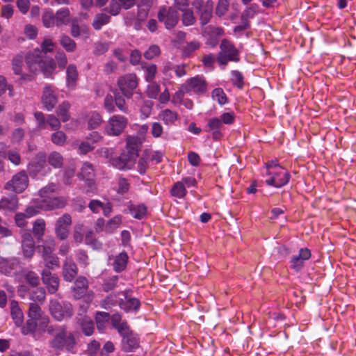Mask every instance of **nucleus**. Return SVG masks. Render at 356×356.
<instances>
[{"label":"nucleus","instance_id":"nucleus-5","mask_svg":"<svg viewBox=\"0 0 356 356\" xmlns=\"http://www.w3.org/2000/svg\"><path fill=\"white\" fill-rule=\"evenodd\" d=\"M138 83V78L135 74H125L120 77L117 83L118 90L127 99L131 98Z\"/></svg>","mask_w":356,"mask_h":356},{"label":"nucleus","instance_id":"nucleus-7","mask_svg":"<svg viewBox=\"0 0 356 356\" xmlns=\"http://www.w3.org/2000/svg\"><path fill=\"white\" fill-rule=\"evenodd\" d=\"M128 120L126 117L120 115H113L107 122L105 127V132L111 136H120L126 128Z\"/></svg>","mask_w":356,"mask_h":356},{"label":"nucleus","instance_id":"nucleus-25","mask_svg":"<svg viewBox=\"0 0 356 356\" xmlns=\"http://www.w3.org/2000/svg\"><path fill=\"white\" fill-rule=\"evenodd\" d=\"M119 305L122 309L125 312H129L131 310H138L140 304L138 299L125 296V300H121L119 302Z\"/></svg>","mask_w":356,"mask_h":356},{"label":"nucleus","instance_id":"nucleus-10","mask_svg":"<svg viewBox=\"0 0 356 356\" xmlns=\"http://www.w3.org/2000/svg\"><path fill=\"white\" fill-rule=\"evenodd\" d=\"M122 330L119 333L122 337V350L124 352L134 351L140 346V339L138 334L134 332L130 327Z\"/></svg>","mask_w":356,"mask_h":356},{"label":"nucleus","instance_id":"nucleus-6","mask_svg":"<svg viewBox=\"0 0 356 356\" xmlns=\"http://www.w3.org/2000/svg\"><path fill=\"white\" fill-rule=\"evenodd\" d=\"M29 185V177L24 170L15 175L10 180L7 181L4 189L15 193H22Z\"/></svg>","mask_w":356,"mask_h":356},{"label":"nucleus","instance_id":"nucleus-9","mask_svg":"<svg viewBox=\"0 0 356 356\" xmlns=\"http://www.w3.org/2000/svg\"><path fill=\"white\" fill-rule=\"evenodd\" d=\"M157 17L159 21L169 30L175 27L179 21V13L172 6L161 8Z\"/></svg>","mask_w":356,"mask_h":356},{"label":"nucleus","instance_id":"nucleus-45","mask_svg":"<svg viewBox=\"0 0 356 356\" xmlns=\"http://www.w3.org/2000/svg\"><path fill=\"white\" fill-rule=\"evenodd\" d=\"M102 122L101 115L97 112H92L89 115L88 120V127L90 129H94L98 127Z\"/></svg>","mask_w":356,"mask_h":356},{"label":"nucleus","instance_id":"nucleus-60","mask_svg":"<svg viewBox=\"0 0 356 356\" xmlns=\"http://www.w3.org/2000/svg\"><path fill=\"white\" fill-rule=\"evenodd\" d=\"M161 54L160 48L156 44L151 45L144 53V57L147 60H152Z\"/></svg>","mask_w":356,"mask_h":356},{"label":"nucleus","instance_id":"nucleus-29","mask_svg":"<svg viewBox=\"0 0 356 356\" xmlns=\"http://www.w3.org/2000/svg\"><path fill=\"white\" fill-rule=\"evenodd\" d=\"M22 277L32 288L38 287L40 284V277L34 271L24 270L22 272Z\"/></svg>","mask_w":356,"mask_h":356},{"label":"nucleus","instance_id":"nucleus-13","mask_svg":"<svg viewBox=\"0 0 356 356\" xmlns=\"http://www.w3.org/2000/svg\"><path fill=\"white\" fill-rule=\"evenodd\" d=\"M182 89L186 92H193L197 94H203L207 91V83L204 78L197 76L188 79L182 86Z\"/></svg>","mask_w":356,"mask_h":356},{"label":"nucleus","instance_id":"nucleus-56","mask_svg":"<svg viewBox=\"0 0 356 356\" xmlns=\"http://www.w3.org/2000/svg\"><path fill=\"white\" fill-rule=\"evenodd\" d=\"M47 286L48 292L49 293H54L57 291L59 286V279L57 275L47 280V282H43Z\"/></svg>","mask_w":356,"mask_h":356},{"label":"nucleus","instance_id":"nucleus-44","mask_svg":"<svg viewBox=\"0 0 356 356\" xmlns=\"http://www.w3.org/2000/svg\"><path fill=\"white\" fill-rule=\"evenodd\" d=\"M110 319V315L107 312H99L96 314L95 321L97 324V329L99 330H102L106 323L108 322Z\"/></svg>","mask_w":356,"mask_h":356},{"label":"nucleus","instance_id":"nucleus-30","mask_svg":"<svg viewBox=\"0 0 356 356\" xmlns=\"http://www.w3.org/2000/svg\"><path fill=\"white\" fill-rule=\"evenodd\" d=\"M114 95V102L115 106L122 113H127L129 112L128 106L126 104L123 95L117 89L113 90Z\"/></svg>","mask_w":356,"mask_h":356},{"label":"nucleus","instance_id":"nucleus-37","mask_svg":"<svg viewBox=\"0 0 356 356\" xmlns=\"http://www.w3.org/2000/svg\"><path fill=\"white\" fill-rule=\"evenodd\" d=\"M70 104L68 102H63L61 104L59 105L56 110L58 116H59L62 121L64 122L70 120Z\"/></svg>","mask_w":356,"mask_h":356},{"label":"nucleus","instance_id":"nucleus-3","mask_svg":"<svg viewBox=\"0 0 356 356\" xmlns=\"http://www.w3.org/2000/svg\"><path fill=\"white\" fill-rule=\"evenodd\" d=\"M49 308L51 316L58 321L70 318L74 314L72 305L68 301L51 299Z\"/></svg>","mask_w":356,"mask_h":356},{"label":"nucleus","instance_id":"nucleus-18","mask_svg":"<svg viewBox=\"0 0 356 356\" xmlns=\"http://www.w3.org/2000/svg\"><path fill=\"white\" fill-rule=\"evenodd\" d=\"M46 166V155L43 152H39L29 165V173L31 176H36Z\"/></svg>","mask_w":356,"mask_h":356},{"label":"nucleus","instance_id":"nucleus-19","mask_svg":"<svg viewBox=\"0 0 356 356\" xmlns=\"http://www.w3.org/2000/svg\"><path fill=\"white\" fill-rule=\"evenodd\" d=\"M24 60L25 58H24L22 55L15 56L12 60V69L15 74L21 76L22 80L31 81L32 76L23 71Z\"/></svg>","mask_w":356,"mask_h":356},{"label":"nucleus","instance_id":"nucleus-62","mask_svg":"<svg viewBox=\"0 0 356 356\" xmlns=\"http://www.w3.org/2000/svg\"><path fill=\"white\" fill-rule=\"evenodd\" d=\"M66 140V135L61 131H57L51 135V141L58 145H63Z\"/></svg>","mask_w":356,"mask_h":356},{"label":"nucleus","instance_id":"nucleus-61","mask_svg":"<svg viewBox=\"0 0 356 356\" xmlns=\"http://www.w3.org/2000/svg\"><path fill=\"white\" fill-rule=\"evenodd\" d=\"M118 277L117 275L112 276L108 280L104 281L102 288L106 292L113 290L117 286Z\"/></svg>","mask_w":356,"mask_h":356},{"label":"nucleus","instance_id":"nucleus-8","mask_svg":"<svg viewBox=\"0 0 356 356\" xmlns=\"http://www.w3.org/2000/svg\"><path fill=\"white\" fill-rule=\"evenodd\" d=\"M88 282L83 276H79L74 282V285L72 288L73 296L75 299L83 298L87 303H90L94 297V293L88 291Z\"/></svg>","mask_w":356,"mask_h":356},{"label":"nucleus","instance_id":"nucleus-34","mask_svg":"<svg viewBox=\"0 0 356 356\" xmlns=\"http://www.w3.org/2000/svg\"><path fill=\"white\" fill-rule=\"evenodd\" d=\"M137 138L129 137L127 139V147L124 151L127 154H129L132 158L136 159L138 156V147L137 143Z\"/></svg>","mask_w":356,"mask_h":356},{"label":"nucleus","instance_id":"nucleus-31","mask_svg":"<svg viewBox=\"0 0 356 356\" xmlns=\"http://www.w3.org/2000/svg\"><path fill=\"white\" fill-rule=\"evenodd\" d=\"M111 21V17L106 13H101L95 15L92 22V27L95 30H100L103 26L108 24Z\"/></svg>","mask_w":356,"mask_h":356},{"label":"nucleus","instance_id":"nucleus-28","mask_svg":"<svg viewBox=\"0 0 356 356\" xmlns=\"http://www.w3.org/2000/svg\"><path fill=\"white\" fill-rule=\"evenodd\" d=\"M0 207L1 209H7L9 210H15L18 205V198L16 195L13 194L9 197H3L0 200Z\"/></svg>","mask_w":356,"mask_h":356},{"label":"nucleus","instance_id":"nucleus-40","mask_svg":"<svg viewBox=\"0 0 356 356\" xmlns=\"http://www.w3.org/2000/svg\"><path fill=\"white\" fill-rule=\"evenodd\" d=\"M60 43L67 52H73L76 48V42L67 35L60 36Z\"/></svg>","mask_w":356,"mask_h":356},{"label":"nucleus","instance_id":"nucleus-1","mask_svg":"<svg viewBox=\"0 0 356 356\" xmlns=\"http://www.w3.org/2000/svg\"><path fill=\"white\" fill-rule=\"evenodd\" d=\"M25 62L30 72L35 74L40 71L45 77H50L56 66L54 59L45 56L39 49L29 51L25 56Z\"/></svg>","mask_w":356,"mask_h":356},{"label":"nucleus","instance_id":"nucleus-43","mask_svg":"<svg viewBox=\"0 0 356 356\" xmlns=\"http://www.w3.org/2000/svg\"><path fill=\"white\" fill-rule=\"evenodd\" d=\"M111 324L114 328H115L118 333H120V331L124 329L129 327L126 321L121 322V316L119 314H114L111 317Z\"/></svg>","mask_w":356,"mask_h":356},{"label":"nucleus","instance_id":"nucleus-38","mask_svg":"<svg viewBox=\"0 0 356 356\" xmlns=\"http://www.w3.org/2000/svg\"><path fill=\"white\" fill-rule=\"evenodd\" d=\"M58 190V186L54 183H51L47 186L42 188L39 191V195L42 198V200H49L51 198V195L56 193Z\"/></svg>","mask_w":356,"mask_h":356},{"label":"nucleus","instance_id":"nucleus-17","mask_svg":"<svg viewBox=\"0 0 356 356\" xmlns=\"http://www.w3.org/2000/svg\"><path fill=\"white\" fill-rule=\"evenodd\" d=\"M136 160V159L123 152L118 157L111 159V164L119 170H129L135 164Z\"/></svg>","mask_w":356,"mask_h":356},{"label":"nucleus","instance_id":"nucleus-41","mask_svg":"<svg viewBox=\"0 0 356 356\" xmlns=\"http://www.w3.org/2000/svg\"><path fill=\"white\" fill-rule=\"evenodd\" d=\"M213 6L212 3L206 6V8L203 9L200 13V20L202 26L207 24L211 17H212Z\"/></svg>","mask_w":356,"mask_h":356},{"label":"nucleus","instance_id":"nucleus-55","mask_svg":"<svg viewBox=\"0 0 356 356\" xmlns=\"http://www.w3.org/2000/svg\"><path fill=\"white\" fill-rule=\"evenodd\" d=\"M42 259L44 266L47 268H54L55 267L58 268L60 266L59 259L55 254H52Z\"/></svg>","mask_w":356,"mask_h":356},{"label":"nucleus","instance_id":"nucleus-53","mask_svg":"<svg viewBox=\"0 0 356 356\" xmlns=\"http://www.w3.org/2000/svg\"><path fill=\"white\" fill-rule=\"evenodd\" d=\"M200 47V44L198 41L193 40L188 43L183 47L182 56L189 57L193 52L198 49Z\"/></svg>","mask_w":356,"mask_h":356},{"label":"nucleus","instance_id":"nucleus-54","mask_svg":"<svg viewBox=\"0 0 356 356\" xmlns=\"http://www.w3.org/2000/svg\"><path fill=\"white\" fill-rule=\"evenodd\" d=\"M212 98L217 101L219 104L224 105L227 103V98L222 88H215L212 91Z\"/></svg>","mask_w":356,"mask_h":356},{"label":"nucleus","instance_id":"nucleus-58","mask_svg":"<svg viewBox=\"0 0 356 356\" xmlns=\"http://www.w3.org/2000/svg\"><path fill=\"white\" fill-rule=\"evenodd\" d=\"M229 6V0H219L216 8V14L222 16L227 12Z\"/></svg>","mask_w":356,"mask_h":356},{"label":"nucleus","instance_id":"nucleus-11","mask_svg":"<svg viewBox=\"0 0 356 356\" xmlns=\"http://www.w3.org/2000/svg\"><path fill=\"white\" fill-rule=\"evenodd\" d=\"M267 174L270 177L266 181L269 186L280 188L286 185L290 179V174L283 168H278L276 170H268Z\"/></svg>","mask_w":356,"mask_h":356},{"label":"nucleus","instance_id":"nucleus-63","mask_svg":"<svg viewBox=\"0 0 356 356\" xmlns=\"http://www.w3.org/2000/svg\"><path fill=\"white\" fill-rule=\"evenodd\" d=\"M160 87L156 83L152 82L148 86L147 95L149 98L156 99L158 97Z\"/></svg>","mask_w":356,"mask_h":356},{"label":"nucleus","instance_id":"nucleus-50","mask_svg":"<svg viewBox=\"0 0 356 356\" xmlns=\"http://www.w3.org/2000/svg\"><path fill=\"white\" fill-rule=\"evenodd\" d=\"M6 90H8V95L10 97H13L15 96L13 86L8 83L5 76L0 75V97L4 94Z\"/></svg>","mask_w":356,"mask_h":356},{"label":"nucleus","instance_id":"nucleus-59","mask_svg":"<svg viewBox=\"0 0 356 356\" xmlns=\"http://www.w3.org/2000/svg\"><path fill=\"white\" fill-rule=\"evenodd\" d=\"M142 67L145 70L146 72V80L147 81H152L156 74V65L154 64H149L147 65H143Z\"/></svg>","mask_w":356,"mask_h":356},{"label":"nucleus","instance_id":"nucleus-12","mask_svg":"<svg viewBox=\"0 0 356 356\" xmlns=\"http://www.w3.org/2000/svg\"><path fill=\"white\" fill-rule=\"evenodd\" d=\"M19 296L22 298L28 296L32 303L42 304L45 300L46 292L43 287H35L33 289H28L26 286H21L19 289Z\"/></svg>","mask_w":356,"mask_h":356},{"label":"nucleus","instance_id":"nucleus-24","mask_svg":"<svg viewBox=\"0 0 356 356\" xmlns=\"http://www.w3.org/2000/svg\"><path fill=\"white\" fill-rule=\"evenodd\" d=\"M54 14L57 27L67 25L70 23V11L68 8H62L58 10Z\"/></svg>","mask_w":356,"mask_h":356},{"label":"nucleus","instance_id":"nucleus-23","mask_svg":"<svg viewBox=\"0 0 356 356\" xmlns=\"http://www.w3.org/2000/svg\"><path fill=\"white\" fill-rule=\"evenodd\" d=\"M10 315L17 326L22 325L24 321V314L20 309L19 304L15 300H12L10 303Z\"/></svg>","mask_w":356,"mask_h":356},{"label":"nucleus","instance_id":"nucleus-57","mask_svg":"<svg viewBox=\"0 0 356 356\" xmlns=\"http://www.w3.org/2000/svg\"><path fill=\"white\" fill-rule=\"evenodd\" d=\"M37 321V319L29 318V319L27 320L25 325L22 327V333L24 334L33 333L38 326Z\"/></svg>","mask_w":356,"mask_h":356},{"label":"nucleus","instance_id":"nucleus-36","mask_svg":"<svg viewBox=\"0 0 356 356\" xmlns=\"http://www.w3.org/2000/svg\"><path fill=\"white\" fill-rule=\"evenodd\" d=\"M94 169L91 163L86 162L83 164L80 175L82 179L87 181H90L94 177Z\"/></svg>","mask_w":356,"mask_h":356},{"label":"nucleus","instance_id":"nucleus-15","mask_svg":"<svg viewBox=\"0 0 356 356\" xmlns=\"http://www.w3.org/2000/svg\"><path fill=\"white\" fill-rule=\"evenodd\" d=\"M57 102L58 98L53 87L50 85H46L42 96V103L44 107L48 111H51L55 107Z\"/></svg>","mask_w":356,"mask_h":356},{"label":"nucleus","instance_id":"nucleus-49","mask_svg":"<svg viewBox=\"0 0 356 356\" xmlns=\"http://www.w3.org/2000/svg\"><path fill=\"white\" fill-rule=\"evenodd\" d=\"M104 11L109 13L112 16H116L121 11L120 3L118 0H111L109 5L104 8Z\"/></svg>","mask_w":356,"mask_h":356},{"label":"nucleus","instance_id":"nucleus-33","mask_svg":"<svg viewBox=\"0 0 356 356\" xmlns=\"http://www.w3.org/2000/svg\"><path fill=\"white\" fill-rule=\"evenodd\" d=\"M66 81L68 87H74L78 79V72L76 65H70L66 70Z\"/></svg>","mask_w":356,"mask_h":356},{"label":"nucleus","instance_id":"nucleus-51","mask_svg":"<svg viewBox=\"0 0 356 356\" xmlns=\"http://www.w3.org/2000/svg\"><path fill=\"white\" fill-rule=\"evenodd\" d=\"M171 195L178 198H182L185 196L186 191L184 183L177 181L175 183L170 191Z\"/></svg>","mask_w":356,"mask_h":356},{"label":"nucleus","instance_id":"nucleus-64","mask_svg":"<svg viewBox=\"0 0 356 356\" xmlns=\"http://www.w3.org/2000/svg\"><path fill=\"white\" fill-rule=\"evenodd\" d=\"M138 171L140 174H145L149 166V158L147 156L143 155L138 162Z\"/></svg>","mask_w":356,"mask_h":356},{"label":"nucleus","instance_id":"nucleus-47","mask_svg":"<svg viewBox=\"0 0 356 356\" xmlns=\"http://www.w3.org/2000/svg\"><path fill=\"white\" fill-rule=\"evenodd\" d=\"M121 222V216H115L113 218L110 219L106 224L105 232L109 234L113 232L120 226Z\"/></svg>","mask_w":356,"mask_h":356},{"label":"nucleus","instance_id":"nucleus-16","mask_svg":"<svg viewBox=\"0 0 356 356\" xmlns=\"http://www.w3.org/2000/svg\"><path fill=\"white\" fill-rule=\"evenodd\" d=\"M78 274V267L72 259L66 257L62 268V276L66 282H72Z\"/></svg>","mask_w":356,"mask_h":356},{"label":"nucleus","instance_id":"nucleus-27","mask_svg":"<svg viewBox=\"0 0 356 356\" xmlns=\"http://www.w3.org/2000/svg\"><path fill=\"white\" fill-rule=\"evenodd\" d=\"M46 228L45 221L42 218H38L34 221L33 225V234L38 241H40L44 234Z\"/></svg>","mask_w":356,"mask_h":356},{"label":"nucleus","instance_id":"nucleus-48","mask_svg":"<svg viewBox=\"0 0 356 356\" xmlns=\"http://www.w3.org/2000/svg\"><path fill=\"white\" fill-rule=\"evenodd\" d=\"M181 21L183 24L186 26L195 24L196 18L191 8L182 12Z\"/></svg>","mask_w":356,"mask_h":356},{"label":"nucleus","instance_id":"nucleus-14","mask_svg":"<svg viewBox=\"0 0 356 356\" xmlns=\"http://www.w3.org/2000/svg\"><path fill=\"white\" fill-rule=\"evenodd\" d=\"M72 224L71 216L65 213L60 217L55 225V232L58 238L64 240L67 238L69 234V227Z\"/></svg>","mask_w":356,"mask_h":356},{"label":"nucleus","instance_id":"nucleus-46","mask_svg":"<svg viewBox=\"0 0 356 356\" xmlns=\"http://www.w3.org/2000/svg\"><path fill=\"white\" fill-rule=\"evenodd\" d=\"M131 214L137 219L143 218L147 213V207L144 204L131 206L129 207Z\"/></svg>","mask_w":356,"mask_h":356},{"label":"nucleus","instance_id":"nucleus-21","mask_svg":"<svg viewBox=\"0 0 356 356\" xmlns=\"http://www.w3.org/2000/svg\"><path fill=\"white\" fill-rule=\"evenodd\" d=\"M23 254L26 258L31 259L35 252V242L30 234H26L23 236L22 244Z\"/></svg>","mask_w":356,"mask_h":356},{"label":"nucleus","instance_id":"nucleus-26","mask_svg":"<svg viewBox=\"0 0 356 356\" xmlns=\"http://www.w3.org/2000/svg\"><path fill=\"white\" fill-rule=\"evenodd\" d=\"M128 261V255L127 252H122L120 253L114 259L113 266V269L117 273L123 271L127 266Z\"/></svg>","mask_w":356,"mask_h":356},{"label":"nucleus","instance_id":"nucleus-32","mask_svg":"<svg viewBox=\"0 0 356 356\" xmlns=\"http://www.w3.org/2000/svg\"><path fill=\"white\" fill-rule=\"evenodd\" d=\"M79 321H80V325L83 333L86 336H91L94 332L95 326L93 321L90 319V318L84 316L82 318H79Z\"/></svg>","mask_w":356,"mask_h":356},{"label":"nucleus","instance_id":"nucleus-22","mask_svg":"<svg viewBox=\"0 0 356 356\" xmlns=\"http://www.w3.org/2000/svg\"><path fill=\"white\" fill-rule=\"evenodd\" d=\"M222 122L219 118H211L208 122V129L207 130V131L211 132L212 134L213 138L215 140H220L222 137L220 130L222 129Z\"/></svg>","mask_w":356,"mask_h":356},{"label":"nucleus","instance_id":"nucleus-42","mask_svg":"<svg viewBox=\"0 0 356 356\" xmlns=\"http://www.w3.org/2000/svg\"><path fill=\"white\" fill-rule=\"evenodd\" d=\"M48 163L55 168H60L63 163V156L59 152H52L48 156Z\"/></svg>","mask_w":356,"mask_h":356},{"label":"nucleus","instance_id":"nucleus-2","mask_svg":"<svg viewBox=\"0 0 356 356\" xmlns=\"http://www.w3.org/2000/svg\"><path fill=\"white\" fill-rule=\"evenodd\" d=\"M47 332L54 336L49 341L52 348L59 351L73 352L76 343L75 337L74 333L68 331L65 326L49 325L47 328Z\"/></svg>","mask_w":356,"mask_h":356},{"label":"nucleus","instance_id":"nucleus-52","mask_svg":"<svg viewBox=\"0 0 356 356\" xmlns=\"http://www.w3.org/2000/svg\"><path fill=\"white\" fill-rule=\"evenodd\" d=\"M40 305L38 303H30L28 312L29 318L37 320L41 318L42 312Z\"/></svg>","mask_w":356,"mask_h":356},{"label":"nucleus","instance_id":"nucleus-20","mask_svg":"<svg viewBox=\"0 0 356 356\" xmlns=\"http://www.w3.org/2000/svg\"><path fill=\"white\" fill-rule=\"evenodd\" d=\"M66 204V200L63 197H56L49 200L44 199L40 201V207L42 210H51L63 208Z\"/></svg>","mask_w":356,"mask_h":356},{"label":"nucleus","instance_id":"nucleus-4","mask_svg":"<svg viewBox=\"0 0 356 356\" xmlns=\"http://www.w3.org/2000/svg\"><path fill=\"white\" fill-rule=\"evenodd\" d=\"M220 51L217 57L220 65H225L229 61L238 62L239 60V51L229 40L224 39L220 45Z\"/></svg>","mask_w":356,"mask_h":356},{"label":"nucleus","instance_id":"nucleus-35","mask_svg":"<svg viewBox=\"0 0 356 356\" xmlns=\"http://www.w3.org/2000/svg\"><path fill=\"white\" fill-rule=\"evenodd\" d=\"M42 22L44 27L52 28L56 26L55 14L51 9H47L42 15Z\"/></svg>","mask_w":356,"mask_h":356},{"label":"nucleus","instance_id":"nucleus-39","mask_svg":"<svg viewBox=\"0 0 356 356\" xmlns=\"http://www.w3.org/2000/svg\"><path fill=\"white\" fill-rule=\"evenodd\" d=\"M161 119L166 124H173L177 119L178 115L177 112L170 109H165L160 113Z\"/></svg>","mask_w":356,"mask_h":356}]
</instances>
